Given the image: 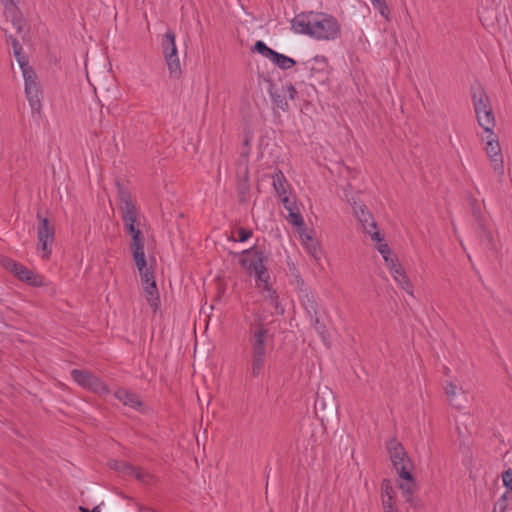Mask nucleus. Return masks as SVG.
I'll return each mask as SVG.
<instances>
[{"label":"nucleus","mask_w":512,"mask_h":512,"mask_svg":"<svg viewBox=\"0 0 512 512\" xmlns=\"http://www.w3.org/2000/svg\"><path fill=\"white\" fill-rule=\"evenodd\" d=\"M296 32L307 34L317 40L333 41L341 33L338 20L323 12L300 13L292 20Z\"/></svg>","instance_id":"obj_1"},{"label":"nucleus","mask_w":512,"mask_h":512,"mask_svg":"<svg viewBox=\"0 0 512 512\" xmlns=\"http://www.w3.org/2000/svg\"><path fill=\"white\" fill-rule=\"evenodd\" d=\"M269 330L265 327L264 317L256 314L255 319L249 325L250 359L247 373L253 377H259L265 368L268 351Z\"/></svg>","instance_id":"obj_2"},{"label":"nucleus","mask_w":512,"mask_h":512,"mask_svg":"<svg viewBox=\"0 0 512 512\" xmlns=\"http://www.w3.org/2000/svg\"><path fill=\"white\" fill-rule=\"evenodd\" d=\"M242 258L240 265L251 275L254 274L256 278V287L260 289L261 293H266L273 289L269 283L270 275L265 266L267 257L261 250L250 248L242 251Z\"/></svg>","instance_id":"obj_3"},{"label":"nucleus","mask_w":512,"mask_h":512,"mask_svg":"<svg viewBox=\"0 0 512 512\" xmlns=\"http://www.w3.org/2000/svg\"><path fill=\"white\" fill-rule=\"evenodd\" d=\"M471 92L478 124L485 130V132L493 135L495 118L489 96L481 85L472 87Z\"/></svg>","instance_id":"obj_4"},{"label":"nucleus","mask_w":512,"mask_h":512,"mask_svg":"<svg viewBox=\"0 0 512 512\" xmlns=\"http://www.w3.org/2000/svg\"><path fill=\"white\" fill-rule=\"evenodd\" d=\"M124 227L127 230V232L131 235V250L133 259L135 262L139 263L140 265L144 264V236L141 230L139 229V223L137 221V214L122 217L121 218Z\"/></svg>","instance_id":"obj_5"},{"label":"nucleus","mask_w":512,"mask_h":512,"mask_svg":"<svg viewBox=\"0 0 512 512\" xmlns=\"http://www.w3.org/2000/svg\"><path fill=\"white\" fill-rule=\"evenodd\" d=\"M1 263L7 271L14 274L19 280L34 287L43 285L42 278L21 263H18L11 258H3Z\"/></svg>","instance_id":"obj_6"},{"label":"nucleus","mask_w":512,"mask_h":512,"mask_svg":"<svg viewBox=\"0 0 512 512\" xmlns=\"http://www.w3.org/2000/svg\"><path fill=\"white\" fill-rule=\"evenodd\" d=\"M387 450L392 465L397 471L398 475L402 474V467L405 468V471H412L413 464L408 457L404 446L399 441H397L395 438L391 439L387 443Z\"/></svg>","instance_id":"obj_7"},{"label":"nucleus","mask_w":512,"mask_h":512,"mask_svg":"<svg viewBox=\"0 0 512 512\" xmlns=\"http://www.w3.org/2000/svg\"><path fill=\"white\" fill-rule=\"evenodd\" d=\"M25 94L33 113H40L42 109L41 90L35 72H25Z\"/></svg>","instance_id":"obj_8"},{"label":"nucleus","mask_w":512,"mask_h":512,"mask_svg":"<svg viewBox=\"0 0 512 512\" xmlns=\"http://www.w3.org/2000/svg\"><path fill=\"white\" fill-rule=\"evenodd\" d=\"M37 216L40 219L37 228L38 246L43 251V258L48 259L52 252L50 246L54 241L55 228L47 218H40L39 213Z\"/></svg>","instance_id":"obj_9"},{"label":"nucleus","mask_w":512,"mask_h":512,"mask_svg":"<svg viewBox=\"0 0 512 512\" xmlns=\"http://www.w3.org/2000/svg\"><path fill=\"white\" fill-rule=\"evenodd\" d=\"M354 212L364 231L371 236L373 241L381 242L384 240L383 236L378 231L376 221L365 205L354 207Z\"/></svg>","instance_id":"obj_10"},{"label":"nucleus","mask_w":512,"mask_h":512,"mask_svg":"<svg viewBox=\"0 0 512 512\" xmlns=\"http://www.w3.org/2000/svg\"><path fill=\"white\" fill-rule=\"evenodd\" d=\"M314 409L321 420L328 415H332L337 409L336 400L332 391L326 390L321 393L317 392Z\"/></svg>","instance_id":"obj_11"},{"label":"nucleus","mask_w":512,"mask_h":512,"mask_svg":"<svg viewBox=\"0 0 512 512\" xmlns=\"http://www.w3.org/2000/svg\"><path fill=\"white\" fill-rule=\"evenodd\" d=\"M494 134L487 136V143H486V153L487 156L490 158L492 168L496 174L499 176L504 175V163H503V157L501 153V147L497 140L494 139Z\"/></svg>","instance_id":"obj_12"},{"label":"nucleus","mask_w":512,"mask_h":512,"mask_svg":"<svg viewBox=\"0 0 512 512\" xmlns=\"http://www.w3.org/2000/svg\"><path fill=\"white\" fill-rule=\"evenodd\" d=\"M116 469L124 474L134 476L139 482L145 485H152L156 481V477L150 472L128 463H120L116 466Z\"/></svg>","instance_id":"obj_13"},{"label":"nucleus","mask_w":512,"mask_h":512,"mask_svg":"<svg viewBox=\"0 0 512 512\" xmlns=\"http://www.w3.org/2000/svg\"><path fill=\"white\" fill-rule=\"evenodd\" d=\"M4 15L6 20L11 21L18 33H22L25 20L16 2H5Z\"/></svg>","instance_id":"obj_14"},{"label":"nucleus","mask_w":512,"mask_h":512,"mask_svg":"<svg viewBox=\"0 0 512 512\" xmlns=\"http://www.w3.org/2000/svg\"><path fill=\"white\" fill-rule=\"evenodd\" d=\"M114 396L116 399H118L123 405L136 409L141 410L143 407V402L141 401L138 394L124 389L119 388L115 391Z\"/></svg>","instance_id":"obj_15"},{"label":"nucleus","mask_w":512,"mask_h":512,"mask_svg":"<svg viewBox=\"0 0 512 512\" xmlns=\"http://www.w3.org/2000/svg\"><path fill=\"white\" fill-rule=\"evenodd\" d=\"M118 198L120 201L121 218L137 214L136 204L127 189L119 186Z\"/></svg>","instance_id":"obj_16"},{"label":"nucleus","mask_w":512,"mask_h":512,"mask_svg":"<svg viewBox=\"0 0 512 512\" xmlns=\"http://www.w3.org/2000/svg\"><path fill=\"white\" fill-rule=\"evenodd\" d=\"M299 290V299L307 315L315 316V314H318V303L315 299L314 294L306 288L303 289L302 287H300Z\"/></svg>","instance_id":"obj_17"},{"label":"nucleus","mask_w":512,"mask_h":512,"mask_svg":"<svg viewBox=\"0 0 512 512\" xmlns=\"http://www.w3.org/2000/svg\"><path fill=\"white\" fill-rule=\"evenodd\" d=\"M402 469V474L399 477L403 482L399 483V489L402 491L403 496L414 494L417 490V483L411 471H405Z\"/></svg>","instance_id":"obj_18"},{"label":"nucleus","mask_w":512,"mask_h":512,"mask_svg":"<svg viewBox=\"0 0 512 512\" xmlns=\"http://www.w3.org/2000/svg\"><path fill=\"white\" fill-rule=\"evenodd\" d=\"M271 178L272 186L279 198L288 194L287 188L289 187V184L284 173L281 170L277 169L272 174Z\"/></svg>","instance_id":"obj_19"},{"label":"nucleus","mask_w":512,"mask_h":512,"mask_svg":"<svg viewBox=\"0 0 512 512\" xmlns=\"http://www.w3.org/2000/svg\"><path fill=\"white\" fill-rule=\"evenodd\" d=\"M175 38L176 35L174 31L167 30V32L164 34L161 42L162 51L164 54V58L169 56H176L177 54V47L175 44Z\"/></svg>","instance_id":"obj_20"},{"label":"nucleus","mask_w":512,"mask_h":512,"mask_svg":"<svg viewBox=\"0 0 512 512\" xmlns=\"http://www.w3.org/2000/svg\"><path fill=\"white\" fill-rule=\"evenodd\" d=\"M261 294L263 299L269 302V304L274 308L272 315L281 316L285 313V309L279 300L277 292L274 289H270L269 291H266V293Z\"/></svg>","instance_id":"obj_21"},{"label":"nucleus","mask_w":512,"mask_h":512,"mask_svg":"<svg viewBox=\"0 0 512 512\" xmlns=\"http://www.w3.org/2000/svg\"><path fill=\"white\" fill-rule=\"evenodd\" d=\"M146 299L149 305L156 310L160 306L159 292L156 281H152L144 286Z\"/></svg>","instance_id":"obj_22"},{"label":"nucleus","mask_w":512,"mask_h":512,"mask_svg":"<svg viewBox=\"0 0 512 512\" xmlns=\"http://www.w3.org/2000/svg\"><path fill=\"white\" fill-rule=\"evenodd\" d=\"M71 377L78 385L88 389L89 385H91L94 374L87 370L73 369L71 371Z\"/></svg>","instance_id":"obj_23"},{"label":"nucleus","mask_w":512,"mask_h":512,"mask_svg":"<svg viewBox=\"0 0 512 512\" xmlns=\"http://www.w3.org/2000/svg\"><path fill=\"white\" fill-rule=\"evenodd\" d=\"M271 61L283 70L290 69L296 64L294 59H292L284 54H280L276 51H275L274 55L272 56Z\"/></svg>","instance_id":"obj_24"},{"label":"nucleus","mask_w":512,"mask_h":512,"mask_svg":"<svg viewBox=\"0 0 512 512\" xmlns=\"http://www.w3.org/2000/svg\"><path fill=\"white\" fill-rule=\"evenodd\" d=\"M392 276L401 289L405 290L409 295L413 296V284L411 283L404 270L399 272V274H394Z\"/></svg>","instance_id":"obj_25"},{"label":"nucleus","mask_w":512,"mask_h":512,"mask_svg":"<svg viewBox=\"0 0 512 512\" xmlns=\"http://www.w3.org/2000/svg\"><path fill=\"white\" fill-rule=\"evenodd\" d=\"M170 77L178 78L181 75V65L178 58V54L176 56H169L165 58Z\"/></svg>","instance_id":"obj_26"},{"label":"nucleus","mask_w":512,"mask_h":512,"mask_svg":"<svg viewBox=\"0 0 512 512\" xmlns=\"http://www.w3.org/2000/svg\"><path fill=\"white\" fill-rule=\"evenodd\" d=\"M311 326L315 329V331L320 335L322 340L325 342L329 338V333L326 329L324 323H322L318 317V314L315 316H309Z\"/></svg>","instance_id":"obj_27"},{"label":"nucleus","mask_w":512,"mask_h":512,"mask_svg":"<svg viewBox=\"0 0 512 512\" xmlns=\"http://www.w3.org/2000/svg\"><path fill=\"white\" fill-rule=\"evenodd\" d=\"M136 267L139 271L141 281L144 285L151 283L152 281H155L154 273L147 268V262L146 258L144 257V264L140 265L139 263L135 262Z\"/></svg>","instance_id":"obj_28"},{"label":"nucleus","mask_w":512,"mask_h":512,"mask_svg":"<svg viewBox=\"0 0 512 512\" xmlns=\"http://www.w3.org/2000/svg\"><path fill=\"white\" fill-rule=\"evenodd\" d=\"M273 103L277 108L282 111H287L289 109V104L287 101L286 93H282V91L270 92Z\"/></svg>","instance_id":"obj_29"},{"label":"nucleus","mask_w":512,"mask_h":512,"mask_svg":"<svg viewBox=\"0 0 512 512\" xmlns=\"http://www.w3.org/2000/svg\"><path fill=\"white\" fill-rule=\"evenodd\" d=\"M89 390L99 395H106L110 393L108 386L97 376L94 375L91 385L88 387Z\"/></svg>","instance_id":"obj_30"},{"label":"nucleus","mask_w":512,"mask_h":512,"mask_svg":"<svg viewBox=\"0 0 512 512\" xmlns=\"http://www.w3.org/2000/svg\"><path fill=\"white\" fill-rule=\"evenodd\" d=\"M249 181L248 177H245L244 179L240 180L237 185V192H238V200L240 203L246 202L248 195H249Z\"/></svg>","instance_id":"obj_31"},{"label":"nucleus","mask_w":512,"mask_h":512,"mask_svg":"<svg viewBox=\"0 0 512 512\" xmlns=\"http://www.w3.org/2000/svg\"><path fill=\"white\" fill-rule=\"evenodd\" d=\"M17 62L19 63V66L22 70L23 76L25 75V72H35L28 63V59L26 55L23 53V49L16 51L13 53Z\"/></svg>","instance_id":"obj_32"},{"label":"nucleus","mask_w":512,"mask_h":512,"mask_svg":"<svg viewBox=\"0 0 512 512\" xmlns=\"http://www.w3.org/2000/svg\"><path fill=\"white\" fill-rule=\"evenodd\" d=\"M456 392L457 386L453 382L447 383V385L445 386V394L447 396L449 403L458 410H461V406L455 403Z\"/></svg>","instance_id":"obj_33"},{"label":"nucleus","mask_w":512,"mask_h":512,"mask_svg":"<svg viewBox=\"0 0 512 512\" xmlns=\"http://www.w3.org/2000/svg\"><path fill=\"white\" fill-rule=\"evenodd\" d=\"M254 51L258 52L259 54L263 55L265 58L271 60L272 56L274 55L275 51L271 48H269L263 41L259 40L254 44Z\"/></svg>","instance_id":"obj_34"},{"label":"nucleus","mask_w":512,"mask_h":512,"mask_svg":"<svg viewBox=\"0 0 512 512\" xmlns=\"http://www.w3.org/2000/svg\"><path fill=\"white\" fill-rule=\"evenodd\" d=\"M287 220L289 223L297 227H302L304 225V219L298 211V208H296V210L288 211Z\"/></svg>","instance_id":"obj_35"},{"label":"nucleus","mask_w":512,"mask_h":512,"mask_svg":"<svg viewBox=\"0 0 512 512\" xmlns=\"http://www.w3.org/2000/svg\"><path fill=\"white\" fill-rule=\"evenodd\" d=\"M381 504L383 512H398L395 496H389L388 498L382 497Z\"/></svg>","instance_id":"obj_36"},{"label":"nucleus","mask_w":512,"mask_h":512,"mask_svg":"<svg viewBox=\"0 0 512 512\" xmlns=\"http://www.w3.org/2000/svg\"><path fill=\"white\" fill-rule=\"evenodd\" d=\"M374 8L383 16L387 21H390V7L388 2H372Z\"/></svg>","instance_id":"obj_37"},{"label":"nucleus","mask_w":512,"mask_h":512,"mask_svg":"<svg viewBox=\"0 0 512 512\" xmlns=\"http://www.w3.org/2000/svg\"><path fill=\"white\" fill-rule=\"evenodd\" d=\"M389 496H394V488L389 479H383L381 482V498H388Z\"/></svg>","instance_id":"obj_38"},{"label":"nucleus","mask_w":512,"mask_h":512,"mask_svg":"<svg viewBox=\"0 0 512 512\" xmlns=\"http://www.w3.org/2000/svg\"><path fill=\"white\" fill-rule=\"evenodd\" d=\"M390 273L392 275L399 274V272L403 271L401 264L398 262L397 258H388V261H385Z\"/></svg>","instance_id":"obj_39"},{"label":"nucleus","mask_w":512,"mask_h":512,"mask_svg":"<svg viewBox=\"0 0 512 512\" xmlns=\"http://www.w3.org/2000/svg\"><path fill=\"white\" fill-rule=\"evenodd\" d=\"M279 199L287 211L296 210L297 206H296V200L294 197H291L289 194H286V195L280 197Z\"/></svg>","instance_id":"obj_40"},{"label":"nucleus","mask_w":512,"mask_h":512,"mask_svg":"<svg viewBox=\"0 0 512 512\" xmlns=\"http://www.w3.org/2000/svg\"><path fill=\"white\" fill-rule=\"evenodd\" d=\"M508 492H505L496 502L492 512H506L507 511Z\"/></svg>","instance_id":"obj_41"},{"label":"nucleus","mask_w":512,"mask_h":512,"mask_svg":"<svg viewBox=\"0 0 512 512\" xmlns=\"http://www.w3.org/2000/svg\"><path fill=\"white\" fill-rule=\"evenodd\" d=\"M503 485L512 492V469H508L502 473Z\"/></svg>","instance_id":"obj_42"},{"label":"nucleus","mask_w":512,"mask_h":512,"mask_svg":"<svg viewBox=\"0 0 512 512\" xmlns=\"http://www.w3.org/2000/svg\"><path fill=\"white\" fill-rule=\"evenodd\" d=\"M409 505L414 509H420L422 507L421 499L416 497L414 494L403 496Z\"/></svg>","instance_id":"obj_43"},{"label":"nucleus","mask_w":512,"mask_h":512,"mask_svg":"<svg viewBox=\"0 0 512 512\" xmlns=\"http://www.w3.org/2000/svg\"><path fill=\"white\" fill-rule=\"evenodd\" d=\"M378 252L382 255L384 261H388V258L391 257V249L386 243L379 242L377 246Z\"/></svg>","instance_id":"obj_44"},{"label":"nucleus","mask_w":512,"mask_h":512,"mask_svg":"<svg viewBox=\"0 0 512 512\" xmlns=\"http://www.w3.org/2000/svg\"><path fill=\"white\" fill-rule=\"evenodd\" d=\"M282 93H286V97L293 100L297 94L295 87L292 84H286L281 89Z\"/></svg>","instance_id":"obj_45"},{"label":"nucleus","mask_w":512,"mask_h":512,"mask_svg":"<svg viewBox=\"0 0 512 512\" xmlns=\"http://www.w3.org/2000/svg\"><path fill=\"white\" fill-rule=\"evenodd\" d=\"M6 41L11 43L13 53L23 49L20 42L11 34H6Z\"/></svg>","instance_id":"obj_46"},{"label":"nucleus","mask_w":512,"mask_h":512,"mask_svg":"<svg viewBox=\"0 0 512 512\" xmlns=\"http://www.w3.org/2000/svg\"><path fill=\"white\" fill-rule=\"evenodd\" d=\"M238 241L245 242L252 236V231L249 229H245L240 227L238 229Z\"/></svg>","instance_id":"obj_47"},{"label":"nucleus","mask_w":512,"mask_h":512,"mask_svg":"<svg viewBox=\"0 0 512 512\" xmlns=\"http://www.w3.org/2000/svg\"><path fill=\"white\" fill-rule=\"evenodd\" d=\"M480 227H481L483 235L485 236L487 241L492 244L493 243V235H492V233L490 231H488L483 225H481Z\"/></svg>","instance_id":"obj_48"},{"label":"nucleus","mask_w":512,"mask_h":512,"mask_svg":"<svg viewBox=\"0 0 512 512\" xmlns=\"http://www.w3.org/2000/svg\"><path fill=\"white\" fill-rule=\"evenodd\" d=\"M79 510H80L81 512H100V509H99V507H98V506L94 507L92 510H89V509H87V508H85V507L80 506V507H79Z\"/></svg>","instance_id":"obj_49"},{"label":"nucleus","mask_w":512,"mask_h":512,"mask_svg":"<svg viewBox=\"0 0 512 512\" xmlns=\"http://www.w3.org/2000/svg\"><path fill=\"white\" fill-rule=\"evenodd\" d=\"M139 510L142 511V512H158L157 510H155L154 508H150V507H144V506H140L139 507Z\"/></svg>","instance_id":"obj_50"}]
</instances>
